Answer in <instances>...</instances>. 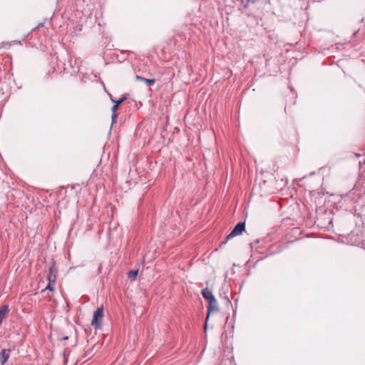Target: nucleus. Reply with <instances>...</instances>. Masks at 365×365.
I'll list each match as a JSON object with an SVG mask.
<instances>
[{
	"label": "nucleus",
	"instance_id": "nucleus-13",
	"mask_svg": "<svg viewBox=\"0 0 365 365\" xmlns=\"http://www.w3.org/2000/svg\"><path fill=\"white\" fill-rule=\"evenodd\" d=\"M54 285H55V284H53L52 282H48V285H47L46 289H48L50 291H53L54 289Z\"/></svg>",
	"mask_w": 365,
	"mask_h": 365
},
{
	"label": "nucleus",
	"instance_id": "nucleus-3",
	"mask_svg": "<svg viewBox=\"0 0 365 365\" xmlns=\"http://www.w3.org/2000/svg\"><path fill=\"white\" fill-rule=\"evenodd\" d=\"M208 302H209V304L207 306V318H206V322L207 321L210 313L215 312L219 310L218 306H217V302L215 297Z\"/></svg>",
	"mask_w": 365,
	"mask_h": 365
},
{
	"label": "nucleus",
	"instance_id": "nucleus-4",
	"mask_svg": "<svg viewBox=\"0 0 365 365\" xmlns=\"http://www.w3.org/2000/svg\"><path fill=\"white\" fill-rule=\"evenodd\" d=\"M9 311V307L6 304L0 307V324L2 323L4 319L7 318Z\"/></svg>",
	"mask_w": 365,
	"mask_h": 365
},
{
	"label": "nucleus",
	"instance_id": "nucleus-6",
	"mask_svg": "<svg viewBox=\"0 0 365 365\" xmlns=\"http://www.w3.org/2000/svg\"><path fill=\"white\" fill-rule=\"evenodd\" d=\"M56 275H57V270L56 269L52 266L49 268V274L47 276V279L48 282H51L53 284L56 282Z\"/></svg>",
	"mask_w": 365,
	"mask_h": 365
},
{
	"label": "nucleus",
	"instance_id": "nucleus-15",
	"mask_svg": "<svg viewBox=\"0 0 365 365\" xmlns=\"http://www.w3.org/2000/svg\"><path fill=\"white\" fill-rule=\"evenodd\" d=\"M284 112L287 113V106L286 105L285 107H284Z\"/></svg>",
	"mask_w": 365,
	"mask_h": 365
},
{
	"label": "nucleus",
	"instance_id": "nucleus-12",
	"mask_svg": "<svg viewBox=\"0 0 365 365\" xmlns=\"http://www.w3.org/2000/svg\"><path fill=\"white\" fill-rule=\"evenodd\" d=\"M237 1L240 2V4L243 6L244 8L246 9L248 7L250 1H247V0H237Z\"/></svg>",
	"mask_w": 365,
	"mask_h": 365
},
{
	"label": "nucleus",
	"instance_id": "nucleus-9",
	"mask_svg": "<svg viewBox=\"0 0 365 365\" xmlns=\"http://www.w3.org/2000/svg\"><path fill=\"white\" fill-rule=\"evenodd\" d=\"M119 106L114 104L113 106L111 108L112 110V122L113 123L115 120L116 119L118 114L117 110L118 109Z\"/></svg>",
	"mask_w": 365,
	"mask_h": 365
},
{
	"label": "nucleus",
	"instance_id": "nucleus-11",
	"mask_svg": "<svg viewBox=\"0 0 365 365\" xmlns=\"http://www.w3.org/2000/svg\"><path fill=\"white\" fill-rule=\"evenodd\" d=\"M127 98V96L125 95H123L118 101H115L114 99L111 98V101L115 103V104L120 106L123 102H124Z\"/></svg>",
	"mask_w": 365,
	"mask_h": 365
},
{
	"label": "nucleus",
	"instance_id": "nucleus-5",
	"mask_svg": "<svg viewBox=\"0 0 365 365\" xmlns=\"http://www.w3.org/2000/svg\"><path fill=\"white\" fill-rule=\"evenodd\" d=\"M10 356V349H2L0 351V364L4 365Z\"/></svg>",
	"mask_w": 365,
	"mask_h": 365
},
{
	"label": "nucleus",
	"instance_id": "nucleus-10",
	"mask_svg": "<svg viewBox=\"0 0 365 365\" xmlns=\"http://www.w3.org/2000/svg\"><path fill=\"white\" fill-rule=\"evenodd\" d=\"M137 275L138 270H130L128 274V277L131 281L135 280Z\"/></svg>",
	"mask_w": 365,
	"mask_h": 365
},
{
	"label": "nucleus",
	"instance_id": "nucleus-7",
	"mask_svg": "<svg viewBox=\"0 0 365 365\" xmlns=\"http://www.w3.org/2000/svg\"><path fill=\"white\" fill-rule=\"evenodd\" d=\"M202 295L203 296L204 298L207 299L208 301L215 298V296L213 295L212 291L210 289H209L208 288H205L202 290Z\"/></svg>",
	"mask_w": 365,
	"mask_h": 365
},
{
	"label": "nucleus",
	"instance_id": "nucleus-1",
	"mask_svg": "<svg viewBox=\"0 0 365 365\" xmlns=\"http://www.w3.org/2000/svg\"><path fill=\"white\" fill-rule=\"evenodd\" d=\"M245 229V223L244 222H238L231 232L226 237L225 240L220 243V246L221 247L222 245L226 244L231 238L241 235Z\"/></svg>",
	"mask_w": 365,
	"mask_h": 365
},
{
	"label": "nucleus",
	"instance_id": "nucleus-2",
	"mask_svg": "<svg viewBox=\"0 0 365 365\" xmlns=\"http://www.w3.org/2000/svg\"><path fill=\"white\" fill-rule=\"evenodd\" d=\"M103 319V307H98L93 313L91 325L95 329H100Z\"/></svg>",
	"mask_w": 365,
	"mask_h": 365
},
{
	"label": "nucleus",
	"instance_id": "nucleus-14",
	"mask_svg": "<svg viewBox=\"0 0 365 365\" xmlns=\"http://www.w3.org/2000/svg\"><path fill=\"white\" fill-rule=\"evenodd\" d=\"M259 1V0H247V1H250V2L252 3V4H255V3H256L257 1Z\"/></svg>",
	"mask_w": 365,
	"mask_h": 365
},
{
	"label": "nucleus",
	"instance_id": "nucleus-8",
	"mask_svg": "<svg viewBox=\"0 0 365 365\" xmlns=\"http://www.w3.org/2000/svg\"><path fill=\"white\" fill-rule=\"evenodd\" d=\"M135 79L137 81H140L146 83L148 86H151L155 83V79H148L143 77H141L140 76H136Z\"/></svg>",
	"mask_w": 365,
	"mask_h": 365
}]
</instances>
